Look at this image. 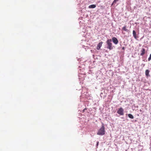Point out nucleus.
I'll return each instance as SVG.
<instances>
[{"instance_id":"nucleus-1","label":"nucleus","mask_w":151,"mask_h":151,"mask_svg":"<svg viewBox=\"0 0 151 151\" xmlns=\"http://www.w3.org/2000/svg\"><path fill=\"white\" fill-rule=\"evenodd\" d=\"M105 134V127L104 125H103L100 129H99L97 134L100 135H103Z\"/></svg>"},{"instance_id":"nucleus-2","label":"nucleus","mask_w":151,"mask_h":151,"mask_svg":"<svg viewBox=\"0 0 151 151\" xmlns=\"http://www.w3.org/2000/svg\"><path fill=\"white\" fill-rule=\"evenodd\" d=\"M111 42V39H108L106 42L107 45V48L109 50H111L113 49L112 44Z\"/></svg>"},{"instance_id":"nucleus-3","label":"nucleus","mask_w":151,"mask_h":151,"mask_svg":"<svg viewBox=\"0 0 151 151\" xmlns=\"http://www.w3.org/2000/svg\"><path fill=\"white\" fill-rule=\"evenodd\" d=\"M117 113L121 115H123L124 114V110L122 108H120L117 110Z\"/></svg>"},{"instance_id":"nucleus-4","label":"nucleus","mask_w":151,"mask_h":151,"mask_svg":"<svg viewBox=\"0 0 151 151\" xmlns=\"http://www.w3.org/2000/svg\"><path fill=\"white\" fill-rule=\"evenodd\" d=\"M112 40L114 43L115 44H117L118 43V41L117 39L114 37L112 38Z\"/></svg>"},{"instance_id":"nucleus-5","label":"nucleus","mask_w":151,"mask_h":151,"mask_svg":"<svg viewBox=\"0 0 151 151\" xmlns=\"http://www.w3.org/2000/svg\"><path fill=\"white\" fill-rule=\"evenodd\" d=\"M103 42H101L99 43L97 46V49L98 50H99L100 49V47H101L102 44H103Z\"/></svg>"},{"instance_id":"nucleus-6","label":"nucleus","mask_w":151,"mask_h":151,"mask_svg":"<svg viewBox=\"0 0 151 151\" xmlns=\"http://www.w3.org/2000/svg\"><path fill=\"white\" fill-rule=\"evenodd\" d=\"M141 53L140 54V55L141 56H143L144 55L145 53V50L144 48H142L141 51Z\"/></svg>"},{"instance_id":"nucleus-7","label":"nucleus","mask_w":151,"mask_h":151,"mask_svg":"<svg viewBox=\"0 0 151 151\" xmlns=\"http://www.w3.org/2000/svg\"><path fill=\"white\" fill-rule=\"evenodd\" d=\"M133 34L134 38L135 39H137V37L136 36V34L135 31L134 30H133Z\"/></svg>"},{"instance_id":"nucleus-8","label":"nucleus","mask_w":151,"mask_h":151,"mask_svg":"<svg viewBox=\"0 0 151 151\" xmlns=\"http://www.w3.org/2000/svg\"><path fill=\"white\" fill-rule=\"evenodd\" d=\"M150 72V71L148 70H146L145 71V75L146 76L148 77L149 76H150L149 75V73Z\"/></svg>"},{"instance_id":"nucleus-9","label":"nucleus","mask_w":151,"mask_h":151,"mask_svg":"<svg viewBox=\"0 0 151 151\" xmlns=\"http://www.w3.org/2000/svg\"><path fill=\"white\" fill-rule=\"evenodd\" d=\"M96 7V5L94 4H92L89 6L88 8H94Z\"/></svg>"},{"instance_id":"nucleus-10","label":"nucleus","mask_w":151,"mask_h":151,"mask_svg":"<svg viewBox=\"0 0 151 151\" xmlns=\"http://www.w3.org/2000/svg\"><path fill=\"white\" fill-rule=\"evenodd\" d=\"M122 30H124V31H126V32H128V30L126 28V26L122 28Z\"/></svg>"},{"instance_id":"nucleus-11","label":"nucleus","mask_w":151,"mask_h":151,"mask_svg":"<svg viewBox=\"0 0 151 151\" xmlns=\"http://www.w3.org/2000/svg\"><path fill=\"white\" fill-rule=\"evenodd\" d=\"M128 116L129 118H130L131 119H134V117L131 114H128Z\"/></svg>"},{"instance_id":"nucleus-12","label":"nucleus","mask_w":151,"mask_h":151,"mask_svg":"<svg viewBox=\"0 0 151 151\" xmlns=\"http://www.w3.org/2000/svg\"><path fill=\"white\" fill-rule=\"evenodd\" d=\"M118 1L119 0H114L112 4L111 5H112L113 4H116V2Z\"/></svg>"},{"instance_id":"nucleus-13","label":"nucleus","mask_w":151,"mask_h":151,"mask_svg":"<svg viewBox=\"0 0 151 151\" xmlns=\"http://www.w3.org/2000/svg\"><path fill=\"white\" fill-rule=\"evenodd\" d=\"M151 60V54L150 55L149 57L148 58V61H150Z\"/></svg>"},{"instance_id":"nucleus-14","label":"nucleus","mask_w":151,"mask_h":151,"mask_svg":"<svg viewBox=\"0 0 151 151\" xmlns=\"http://www.w3.org/2000/svg\"><path fill=\"white\" fill-rule=\"evenodd\" d=\"M122 50H124V49H125L124 47H122Z\"/></svg>"},{"instance_id":"nucleus-15","label":"nucleus","mask_w":151,"mask_h":151,"mask_svg":"<svg viewBox=\"0 0 151 151\" xmlns=\"http://www.w3.org/2000/svg\"><path fill=\"white\" fill-rule=\"evenodd\" d=\"M99 144V142H97V144H96V146H98Z\"/></svg>"}]
</instances>
